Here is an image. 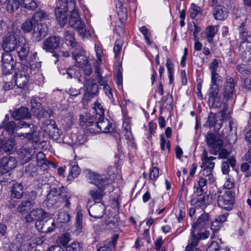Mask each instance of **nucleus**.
I'll use <instances>...</instances> for the list:
<instances>
[{
  "label": "nucleus",
  "instance_id": "nucleus-62",
  "mask_svg": "<svg viewBox=\"0 0 251 251\" xmlns=\"http://www.w3.org/2000/svg\"><path fill=\"white\" fill-rule=\"evenodd\" d=\"M123 46V41L120 39H117L115 43L113 50L115 57H117L120 53Z\"/></svg>",
  "mask_w": 251,
  "mask_h": 251
},
{
  "label": "nucleus",
  "instance_id": "nucleus-49",
  "mask_svg": "<svg viewBox=\"0 0 251 251\" xmlns=\"http://www.w3.org/2000/svg\"><path fill=\"white\" fill-rule=\"evenodd\" d=\"M174 213L179 222L183 219L185 215V209L183 205L176 207L174 209Z\"/></svg>",
  "mask_w": 251,
  "mask_h": 251
},
{
  "label": "nucleus",
  "instance_id": "nucleus-26",
  "mask_svg": "<svg viewBox=\"0 0 251 251\" xmlns=\"http://www.w3.org/2000/svg\"><path fill=\"white\" fill-rule=\"evenodd\" d=\"M209 220V215L204 213L202 214L198 218L197 221L192 225V233H195V230H201L205 226Z\"/></svg>",
  "mask_w": 251,
  "mask_h": 251
},
{
  "label": "nucleus",
  "instance_id": "nucleus-41",
  "mask_svg": "<svg viewBox=\"0 0 251 251\" xmlns=\"http://www.w3.org/2000/svg\"><path fill=\"white\" fill-rule=\"evenodd\" d=\"M62 190V193H59V195L62 197L64 200V206L66 208L69 209L71 204L70 199L71 198V196L70 194L66 192V188L64 187H61V190Z\"/></svg>",
  "mask_w": 251,
  "mask_h": 251
},
{
  "label": "nucleus",
  "instance_id": "nucleus-60",
  "mask_svg": "<svg viewBox=\"0 0 251 251\" xmlns=\"http://www.w3.org/2000/svg\"><path fill=\"white\" fill-rule=\"evenodd\" d=\"M89 194L95 201H100L103 196V194L101 192L97 190H91L89 192Z\"/></svg>",
  "mask_w": 251,
  "mask_h": 251
},
{
  "label": "nucleus",
  "instance_id": "nucleus-46",
  "mask_svg": "<svg viewBox=\"0 0 251 251\" xmlns=\"http://www.w3.org/2000/svg\"><path fill=\"white\" fill-rule=\"evenodd\" d=\"M70 165L71 166V170L70 174L68 177L69 180L77 177L80 172V169L75 162H72Z\"/></svg>",
  "mask_w": 251,
  "mask_h": 251
},
{
  "label": "nucleus",
  "instance_id": "nucleus-44",
  "mask_svg": "<svg viewBox=\"0 0 251 251\" xmlns=\"http://www.w3.org/2000/svg\"><path fill=\"white\" fill-rule=\"evenodd\" d=\"M97 119L96 117L91 115L90 113H85L80 115L81 121L87 125H91Z\"/></svg>",
  "mask_w": 251,
  "mask_h": 251
},
{
  "label": "nucleus",
  "instance_id": "nucleus-23",
  "mask_svg": "<svg viewBox=\"0 0 251 251\" xmlns=\"http://www.w3.org/2000/svg\"><path fill=\"white\" fill-rule=\"evenodd\" d=\"M60 44V38L57 36L48 38L44 42V49L47 51H51L56 49Z\"/></svg>",
  "mask_w": 251,
  "mask_h": 251
},
{
  "label": "nucleus",
  "instance_id": "nucleus-4",
  "mask_svg": "<svg viewBox=\"0 0 251 251\" xmlns=\"http://www.w3.org/2000/svg\"><path fill=\"white\" fill-rule=\"evenodd\" d=\"M69 2L68 0H57V8L55 9L54 12L57 20L59 24L64 26L68 22V17L66 14L68 11Z\"/></svg>",
  "mask_w": 251,
  "mask_h": 251
},
{
  "label": "nucleus",
  "instance_id": "nucleus-52",
  "mask_svg": "<svg viewBox=\"0 0 251 251\" xmlns=\"http://www.w3.org/2000/svg\"><path fill=\"white\" fill-rule=\"evenodd\" d=\"M37 53L34 52L32 56L31 57V63L30 67L32 69L35 68L37 70H39L41 67V62L39 61V59L37 58Z\"/></svg>",
  "mask_w": 251,
  "mask_h": 251
},
{
  "label": "nucleus",
  "instance_id": "nucleus-36",
  "mask_svg": "<svg viewBox=\"0 0 251 251\" xmlns=\"http://www.w3.org/2000/svg\"><path fill=\"white\" fill-rule=\"evenodd\" d=\"M218 31L217 28L213 25L208 26L205 30V35L209 43H212L213 38L216 34Z\"/></svg>",
  "mask_w": 251,
  "mask_h": 251
},
{
  "label": "nucleus",
  "instance_id": "nucleus-59",
  "mask_svg": "<svg viewBox=\"0 0 251 251\" xmlns=\"http://www.w3.org/2000/svg\"><path fill=\"white\" fill-rule=\"evenodd\" d=\"M37 164L39 167L43 170H47L50 165H51L54 168L55 167V164L47 160L46 159L42 161H38V162H37Z\"/></svg>",
  "mask_w": 251,
  "mask_h": 251
},
{
  "label": "nucleus",
  "instance_id": "nucleus-10",
  "mask_svg": "<svg viewBox=\"0 0 251 251\" xmlns=\"http://www.w3.org/2000/svg\"><path fill=\"white\" fill-rule=\"evenodd\" d=\"M219 88L218 84H211L209 92L208 102L212 107H221L222 102L219 96Z\"/></svg>",
  "mask_w": 251,
  "mask_h": 251
},
{
  "label": "nucleus",
  "instance_id": "nucleus-20",
  "mask_svg": "<svg viewBox=\"0 0 251 251\" xmlns=\"http://www.w3.org/2000/svg\"><path fill=\"white\" fill-rule=\"evenodd\" d=\"M48 32V27L46 24H36L33 28V36L37 41L43 39Z\"/></svg>",
  "mask_w": 251,
  "mask_h": 251
},
{
  "label": "nucleus",
  "instance_id": "nucleus-43",
  "mask_svg": "<svg viewBox=\"0 0 251 251\" xmlns=\"http://www.w3.org/2000/svg\"><path fill=\"white\" fill-rule=\"evenodd\" d=\"M31 110L35 114H39L42 109V105L38 98H34L31 100Z\"/></svg>",
  "mask_w": 251,
  "mask_h": 251
},
{
  "label": "nucleus",
  "instance_id": "nucleus-56",
  "mask_svg": "<svg viewBox=\"0 0 251 251\" xmlns=\"http://www.w3.org/2000/svg\"><path fill=\"white\" fill-rule=\"evenodd\" d=\"M15 145V142L13 139L9 140L3 143V149L6 152L11 153L14 149Z\"/></svg>",
  "mask_w": 251,
  "mask_h": 251
},
{
  "label": "nucleus",
  "instance_id": "nucleus-34",
  "mask_svg": "<svg viewBox=\"0 0 251 251\" xmlns=\"http://www.w3.org/2000/svg\"><path fill=\"white\" fill-rule=\"evenodd\" d=\"M23 194V186L20 183L15 184L11 190L12 197L19 199L21 198Z\"/></svg>",
  "mask_w": 251,
  "mask_h": 251
},
{
  "label": "nucleus",
  "instance_id": "nucleus-57",
  "mask_svg": "<svg viewBox=\"0 0 251 251\" xmlns=\"http://www.w3.org/2000/svg\"><path fill=\"white\" fill-rule=\"evenodd\" d=\"M82 246L77 242H73L66 248V251H81Z\"/></svg>",
  "mask_w": 251,
  "mask_h": 251
},
{
  "label": "nucleus",
  "instance_id": "nucleus-1",
  "mask_svg": "<svg viewBox=\"0 0 251 251\" xmlns=\"http://www.w3.org/2000/svg\"><path fill=\"white\" fill-rule=\"evenodd\" d=\"M73 54L77 65L68 69L66 71L67 77L76 78L78 82L83 83L85 82V78L82 76L80 70L83 71L87 76L90 75L92 73L91 63L86 59L83 51L78 54L76 50H74Z\"/></svg>",
  "mask_w": 251,
  "mask_h": 251
},
{
  "label": "nucleus",
  "instance_id": "nucleus-25",
  "mask_svg": "<svg viewBox=\"0 0 251 251\" xmlns=\"http://www.w3.org/2000/svg\"><path fill=\"white\" fill-rule=\"evenodd\" d=\"M213 15L216 20L224 21L228 16L226 8L221 5L215 6L213 10Z\"/></svg>",
  "mask_w": 251,
  "mask_h": 251
},
{
  "label": "nucleus",
  "instance_id": "nucleus-39",
  "mask_svg": "<svg viewBox=\"0 0 251 251\" xmlns=\"http://www.w3.org/2000/svg\"><path fill=\"white\" fill-rule=\"evenodd\" d=\"M33 248L31 244V242L28 241L25 236H24L23 242L21 243L17 251H32V250H33Z\"/></svg>",
  "mask_w": 251,
  "mask_h": 251
},
{
  "label": "nucleus",
  "instance_id": "nucleus-32",
  "mask_svg": "<svg viewBox=\"0 0 251 251\" xmlns=\"http://www.w3.org/2000/svg\"><path fill=\"white\" fill-rule=\"evenodd\" d=\"M208 199V195H203L202 197L193 199L191 204L196 207H204L207 203Z\"/></svg>",
  "mask_w": 251,
  "mask_h": 251
},
{
  "label": "nucleus",
  "instance_id": "nucleus-64",
  "mask_svg": "<svg viewBox=\"0 0 251 251\" xmlns=\"http://www.w3.org/2000/svg\"><path fill=\"white\" fill-rule=\"evenodd\" d=\"M60 134L61 132L57 128V126H56L53 129H51L49 131V132L48 133L51 138L54 140L57 139L60 137Z\"/></svg>",
  "mask_w": 251,
  "mask_h": 251
},
{
  "label": "nucleus",
  "instance_id": "nucleus-47",
  "mask_svg": "<svg viewBox=\"0 0 251 251\" xmlns=\"http://www.w3.org/2000/svg\"><path fill=\"white\" fill-rule=\"evenodd\" d=\"M167 71L168 73V77L169 78V83H172L173 82V74H174V64L170 58H168L166 64Z\"/></svg>",
  "mask_w": 251,
  "mask_h": 251
},
{
  "label": "nucleus",
  "instance_id": "nucleus-38",
  "mask_svg": "<svg viewBox=\"0 0 251 251\" xmlns=\"http://www.w3.org/2000/svg\"><path fill=\"white\" fill-rule=\"evenodd\" d=\"M86 87V93L89 95H93L96 94L98 91V86L95 82H90L89 81L86 80L85 84Z\"/></svg>",
  "mask_w": 251,
  "mask_h": 251
},
{
  "label": "nucleus",
  "instance_id": "nucleus-7",
  "mask_svg": "<svg viewBox=\"0 0 251 251\" xmlns=\"http://www.w3.org/2000/svg\"><path fill=\"white\" fill-rule=\"evenodd\" d=\"M234 195L231 190H226L225 193L218 197V204L223 209L230 210L233 208Z\"/></svg>",
  "mask_w": 251,
  "mask_h": 251
},
{
  "label": "nucleus",
  "instance_id": "nucleus-45",
  "mask_svg": "<svg viewBox=\"0 0 251 251\" xmlns=\"http://www.w3.org/2000/svg\"><path fill=\"white\" fill-rule=\"evenodd\" d=\"M93 113H95L96 118H98L100 117L104 116V109L99 102L96 101L95 102L94 106L93 107Z\"/></svg>",
  "mask_w": 251,
  "mask_h": 251
},
{
  "label": "nucleus",
  "instance_id": "nucleus-18",
  "mask_svg": "<svg viewBox=\"0 0 251 251\" xmlns=\"http://www.w3.org/2000/svg\"><path fill=\"white\" fill-rule=\"evenodd\" d=\"M28 78L27 71L25 69L20 70L15 74V84L18 88H22L26 85Z\"/></svg>",
  "mask_w": 251,
  "mask_h": 251
},
{
  "label": "nucleus",
  "instance_id": "nucleus-37",
  "mask_svg": "<svg viewBox=\"0 0 251 251\" xmlns=\"http://www.w3.org/2000/svg\"><path fill=\"white\" fill-rule=\"evenodd\" d=\"M36 23L34 19L32 18L27 20L22 25V28L25 32H29L32 30H33L34 26L36 25Z\"/></svg>",
  "mask_w": 251,
  "mask_h": 251
},
{
  "label": "nucleus",
  "instance_id": "nucleus-9",
  "mask_svg": "<svg viewBox=\"0 0 251 251\" xmlns=\"http://www.w3.org/2000/svg\"><path fill=\"white\" fill-rule=\"evenodd\" d=\"M17 164V161L15 157L6 155L0 159V173L4 174L9 172L14 169Z\"/></svg>",
  "mask_w": 251,
  "mask_h": 251
},
{
  "label": "nucleus",
  "instance_id": "nucleus-35",
  "mask_svg": "<svg viewBox=\"0 0 251 251\" xmlns=\"http://www.w3.org/2000/svg\"><path fill=\"white\" fill-rule=\"evenodd\" d=\"M21 6L28 10L34 11L38 7L36 0H21Z\"/></svg>",
  "mask_w": 251,
  "mask_h": 251
},
{
  "label": "nucleus",
  "instance_id": "nucleus-40",
  "mask_svg": "<svg viewBox=\"0 0 251 251\" xmlns=\"http://www.w3.org/2000/svg\"><path fill=\"white\" fill-rule=\"evenodd\" d=\"M118 237V234H115L113 236L111 241L109 242L107 246L101 247L97 251H111L112 248H115Z\"/></svg>",
  "mask_w": 251,
  "mask_h": 251
},
{
  "label": "nucleus",
  "instance_id": "nucleus-13",
  "mask_svg": "<svg viewBox=\"0 0 251 251\" xmlns=\"http://www.w3.org/2000/svg\"><path fill=\"white\" fill-rule=\"evenodd\" d=\"M47 213L42 208H37L31 210L29 213L25 216V219L26 222L31 223L35 221L36 223L42 222Z\"/></svg>",
  "mask_w": 251,
  "mask_h": 251
},
{
  "label": "nucleus",
  "instance_id": "nucleus-28",
  "mask_svg": "<svg viewBox=\"0 0 251 251\" xmlns=\"http://www.w3.org/2000/svg\"><path fill=\"white\" fill-rule=\"evenodd\" d=\"M207 187V179L200 176L199 180L195 184V192L198 196H201Z\"/></svg>",
  "mask_w": 251,
  "mask_h": 251
},
{
  "label": "nucleus",
  "instance_id": "nucleus-2",
  "mask_svg": "<svg viewBox=\"0 0 251 251\" xmlns=\"http://www.w3.org/2000/svg\"><path fill=\"white\" fill-rule=\"evenodd\" d=\"M75 2L71 0L69 2L68 10L71 12V16L69 18L68 23L71 27L75 29L78 35L83 38L87 37L90 35L88 30L85 28V25L82 22L77 10H75Z\"/></svg>",
  "mask_w": 251,
  "mask_h": 251
},
{
  "label": "nucleus",
  "instance_id": "nucleus-42",
  "mask_svg": "<svg viewBox=\"0 0 251 251\" xmlns=\"http://www.w3.org/2000/svg\"><path fill=\"white\" fill-rule=\"evenodd\" d=\"M19 0H8L6 9L8 12H14L19 9Z\"/></svg>",
  "mask_w": 251,
  "mask_h": 251
},
{
  "label": "nucleus",
  "instance_id": "nucleus-14",
  "mask_svg": "<svg viewBox=\"0 0 251 251\" xmlns=\"http://www.w3.org/2000/svg\"><path fill=\"white\" fill-rule=\"evenodd\" d=\"M206 142L208 146L213 149L214 154H216L221 150L223 146V141L212 133L207 134Z\"/></svg>",
  "mask_w": 251,
  "mask_h": 251
},
{
  "label": "nucleus",
  "instance_id": "nucleus-58",
  "mask_svg": "<svg viewBox=\"0 0 251 251\" xmlns=\"http://www.w3.org/2000/svg\"><path fill=\"white\" fill-rule=\"evenodd\" d=\"M139 30L143 34L144 38L149 45L151 44V42L150 40L151 34L149 32V29L145 26L140 27Z\"/></svg>",
  "mask_w": 251,
  "mask_h": 251
},
{
  "label": "nucleus",
  "instance_id": "nucleus-6",
  "mask_svg": "<svg viewBox=\"0 0 251 251\" xmlns=\"http://www.w3.org/2000/svg\"><path fill=\"white\" fill-rule=\"evenodd\" d=\"M206 151L204 150L202 157L203 162L201 166L202 170L200 173L202 176L205 177L212 173L215 165L212 161L216 159V157L213 156L208 157Z\"/></svg>",
  "mask_w": 251,
  "mask_h": 251
},
{
  "label": "nucleus",
  "instance_id": "nucleus-50",
  "mask_svg": "<svg viewBox=\"0 0 251 251\" xmlns=\"http://www.w3.org/2000/svg\"><path fill=\"white\" fill-rule=\"evenodd\" d=\"M32 18L34 19L35 22L37 24L38 21H43L49 19V15L43 10H40L36 12Z\"/></svg>",
  "mask_w": 251,
  "mask_h": 251
},
{
  "label": "nucleus",
  "instance_id": "nucleus-54",
  "mask_svg": "<svg viewBox=\"0 0 251 251\" xmlns=\"http://www.w3.org/2000/svg\"><path fill=\"white\" fill-rule=\"evenodd\" d=\"M33 207L29 202L26 201H22L19 205L17 210L21 213H23L27 210L30 209L31 207Z\"/></svg>",
  "mask_w": 251,
  "mask_h": 251
},
{
  "label": "nucleus",
  "instance_id": "nucleus-51",
  "mask_svg": "<svg viewBox=\"0 0 251 251\" xmlns=\"http://www.w3.org/2000/svg\"><path fill=\"white\" fill-rule=\"evenodd\" d=\"M56 126L55 122L51 120H47L42 126L43 130L47 134Z\"/></svg>",
  "mask_w": 251,
  "mask_h": 251
},
{
  "label": "nucleus",
  "instance_id": "nucleus-16",
  "mask_svg": "<svg viewBox=\"0 0 251 251\" xmlns=\"http://www.w3.org/2000/svg\"><path fill=\"white\" fill-rule=\"evenodd\" d=\"M16 50L20 59L21 60L25 59L29 53V46L25 38H19V44Z\"/></svg>",
  "mask_w": 251,
  "mask_h": 251
},
{
  "label": "nucleus",
  "instance_id": "nucleus-24",
  "mask_svg": "<svg viewBox=\"0 0 251 251\" xmlns=\"http://www.w3.org/2000/svg\"><path fill=\"white\" fill-rule=\"evenodd\" d=\"M239 50L242 59L245 62L251 61V42L240 44Z\"/></svg>",
  "mask_w": 251,
  "mask_h": 251
},
{
  "label": "nucleus",
  "instance_id": "nucleus-17",
  "mask_svg": "<svg viewBox=\"0 0 251 251\" xmlns=\"http://www.w3.org/2000/svg\"><path fill=\"white\" fill-rule=\"evenodd\" d=\"M35 226L42 232L50 233L55 229V224L53 220L50 219L46 221L43 220L42 222L35 223Z\"/></svg>",
  "mask_w": 251,
  "mask_h": 251
},
{
  "label": "nucleus",
  "instance_id": "nucleus-27",
  "mask_svg": "<svg viewBox=\"0 0 251 251\" xmlns=\"http://www.w3.org/2000/svg\"><path fill=\"white\" fill-rule=\"evenodd\" d=\"M65 39L66 42H68L70 46L72 48H76L75 50H76L78 52V50H80V52L84 51L82 50V48L80 47V45L75 41V33L70 31H67L65 34Z\"/></svg>",
  "mask_w": 251,
  "mask_h": 251
},
{
  "label": "nucleus",
  "instance_id": "nucleus-19",
  "mask_svg": "<svg viewBox=\"0 0 251 251\" xmlns=\"http://www.w3.org/2000/svg\"><path fill=\"white\" fill-rule=\"evenodd\" d=\"M222 63L220 60L214 59L209 68L211 74V84H217L218 72L220 71Z\"/></svg>",
  "mask_w": 251,
  "mask_h": 251
},
{
  "label": "nucleus",
  "instance_id": "nucleus-3",
  "mask_svg": "<svg viewBox=\"0 0 251 251\" xmlns=\"http://www.w3.org/2000/svg\"><path fill=\"white\" fill-rule=\"evenodd\" d=\"M87 177L90 183L95 184L99 189L103 190L111 186L112 180L109 177L100 175L97 173L88 171Z\"/></svg>",
  "mask_w": 251,
  "mask_h": 251
},
{
  "label": "nucleus",
  "instance_id": "nucleus-11",
  "mask_svg": "<svg viewBox=\"0 0 251 251\" xmlns=\"http://www.w3.org/2000/svg\"><path fill=\"white\" fill-rule=\"evenodd\" d=\"M9 118L8 115H6L5 118L2 122L0 125V128H4L5 130L8 132L10 134L13 133L16 128H24L27 127L29 126V125L27 124L24 121H20L17 126H16L15 123L14 122H9Z\"/></svg>",
  "mask_w": 251,
  "mask_h": 251
},
{
  "label": "nucleus",
  "instance_id": "nucleus-22",
  "mask_svg": "<svg viewBox=\"0 0 251 251\" xmlns=\"http://www.w3.org/2000/svg\"><path fill=\"white\" fill-rule=\"evenodd\" d=\"M235 84L233 78L227 79L224 88V99L227 100L232 98L234 91Z\"/></svg>",
  "mask_w": 251,
  "mask_h": 251
},
{
  "label": "nucleus",
  "instance_id": "nucleus-21",
  "mask_svg": "<svg viewBox=\"0 0 251 251\" xmlns=\"http://www.w3.org/2000/svg\"><path fill=\"white\" fill-rule=\"evenodd\" d=\"M238 31L240 39L242 40L241 44L249 42L248 41V38L251 36V29L249 27V25H246V22L244 21L238 27Z\"/></svg>",
  "mask_w": 251,
  "mask_h": 251
},
{
  "label": "nucleus",
  "instance_id": "nucleus-8",
  "mask_svg": "<svg viewBox=\"0 0 251 251\" xmlns=\"http://www.w3.org/2000/svg\"><path fill=\"white\" fill-rule=\"evenodd\" d=\"M1 62L2 74L4 75L12 74L15 64V61L12 54L8 52L2 53Z\"/></svg>",
  "mask_w": 251,
  "mask_h": 251
},
{
  "label": "nucleus",
  "instance_id": "nucleus-48",
  "mask_svg": "<svg viewBox=\"0 0 251 251\" xmlns=\"http://www.w3.org/2000/svg\"><path fill=\"white\" fill-rule=\"evenodd\" d=\"M32 157L31 153L26 149H24L20 154V157L22 164H25L30 161Z\"/></svg>",
  "mask_w": 251,
  "mask_h": 251
},
{
  "label": "nucleus",
  "instance_id": "nucleus-29",
  "mask_svg": "<svg viewBox=\"0 0 251 251\" xmlns=\"http://www.w3.org/2000/svg\"><path fill=\"white\" fill-rule=\"evenodd\" d=\"M12 117L15 120H19L21 119H28L30 117V114L28 109L25 107H21L14 111L12 114Z\"/></svg>",
  "mask_w": 251,
  "mask_h": 251
},
{
  "label": "nucleus",
  "instance_id": "nucleus-30",
  "mask_svg": "<svg viewBox=\"0 0 251 251\" xmlns=\"http://www.w3.org/2000/svg\"><path fill=\"white\" fill-rule=\"evenodd\" d=\"M214 113H210L208 118V123L209 126H214L217 130L221 128L222 125V119L219 118Z\"/></svg>",
  "mask_w": 251,
  "mask_h": 251
},
{
  "label": "nucleus",
  "instance_id": "nucleus-63",
  "mask_svg": "<svg viewBox=\"0 0 251 251\" xmlns=\"http://www.w3.org/2000/svg\"><path fill=\"white\" fill-rule=\"evenodd\" d=\"M195 232H196L195 231ZM191 235L192 237L191 240L190 241V242L188 245H190V250L192 251V250L196 248V247L198 245V244L199 241V237H197V236L195 234V233H194V234H192L191 233Z\"/></svg>",
  "mask_w": 251,
  "mask_h": 251
},
{
  "label": "nucleus",
  "instance_id": "nucleus-33",
  "mask_svg": "<svg viewBox=\"0 0 251 251\" xmlns=\"http://www.w3.org/2000/svg\"><path fill=\"white\" fill-rule=\"evenodd\" d=\"M25 237L28 241L31 242V244L33 243L36 245H40L45 241V238L44 236H35L34 234L30 231H27Z\"/></svg>",
  "mask_w": 251,
  "mask_h": 251
},
{
  "label": "nucleus",
  "instance_id": "nucleus-53",
  "mask_svg": "<svg viewBox=\"0 0 251 251\" xmlns=\"http://www.w3.org/2000/svg\"><path fill=\"white\" fill-rule=\"evenodd\" d=\"M190 16L194 19L201 12V8L194 3L191 4L189 9Z\"/></svg>",
  "mask_w": 251,
  "mask_h": 251
},
{
  "label": "nucleus",
  "instance_id": "nucleus-31",
  "mask_svg": "<svg viewBox=\"0 0 251 251\" xmlns=\"http://www.w3.org/2000/svg\"><path fill=\"white\" fill-rule=\"evenodd\" d=\"M236 164V160L234 157L229 158L226 161H223L222 164V170L224 174H227L230 170V166L234 167Z\"/></svg>",
  "mask_w": 251,
  "mask_h": 251
},
{
  "label": "nucleus",
  "instance_id": "nucleus-55",
  "mask_svg": "<svg viewBox=\"0 0 251 251\" xmlns=\"http://www.w3.org/2000/svg\"><path fill=\"white\" fill-rule=\"evenodd\" d=\"M160 139L161 150L162 151H164L166 148H167L168 150H169L170 149V143L169 140L166 138L163 134L160 135Z\"/></svg>",
  "mask_w": 251,
  "mask_h": 251
},
{
  "label": "nucleus",
  "instance_id": "nucleus-5",
  "mask_svg": "<svg viewBox=\"0 0 251 251\" xmlns=\"http://www.w3.org/2000/svg\"><path fill=\"white\" fill-rule=\"evenodd\" d=\"M19 37L14 32L8 33L2 38L1 47L5 52H11L15 50L19 44Z\"/></svg>",
  "mask_w": 251,
  "mask_h": 251
},
{
  "label": "nucleus",
  "instance_id": "nucleus-12",
  "mask_svg": "<svg viewBox=\"0 0 251 251\" xmlns=\"http://www.w3.org/2000/svg\"><path fill=\"white\" fill-rule=\"evenodd\" d=\"M97 122L95 126L97 129L94 131L95 133L100 132L109 133L111 132L114 128L112 126V124L107 119H105L104 117H100L97 118Z\"/></svg>",
  "mask_w": 251,
  "mask_h": 251
},
{
  "label": "nucleus",
  "instance_id": "nucleus-15",
  "mask_svg": "<svg viewBox=\"0 0 251 251\" xmlns=\"http://www.w3.org/2000/svg\"><path fill=\"white\" fill-rule=\"evenodd\" d=\"M106 207L101 202H96L89 208V215L95 219L101 218L105 213Z\"/></svg>",
  "mask_w": 251,
  "mask_h": 251
},
{
  "label": "nucleus",
  "instance_id": "nucleus-61",
  "mask_svg": "<svg viewBox=\"0 0 251 251\" xmlns=\"http://www.w3.org/2000/svg\"><path fill=\"white\" fill-rule=\"evenodd\" d=\"M37 198V193L32 191L27 194V199L25 200L26 201L29 202L32 206H34L35 205V200Z\"/></svg>",
  "mask_w": 251,
  "mask_h": 251
}]
</instances>
